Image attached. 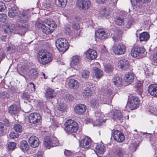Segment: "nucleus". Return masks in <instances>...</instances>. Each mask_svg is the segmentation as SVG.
<instances>
[{
	"label": "nucleus",
	"mask_w": 157,
	"mask_h": 157,
	"mask_svg": "<svg viewBox=\"0 0 157 157\" xmlns=\"http://www.w3.org/2000/svg\"><path fill=\"white\" fill-rule=\"evenodd\" d=\"M29 18L30 14L28 11L21 12L18 15L16 26L11 23L7 24L5 29V32L9 34L15 33L21 36L24 35L29 27L27 22Z\"/></svg>",
	"instance_id": "nucleus-1"
},
{
	"label": "nucleus",
	"mask_w": 157,
	"mask_h": 157,
	"mask_svg": "<svg viewBox=\"0 0 157 157\" xmlns=\"http://www.w3.org/2000/svg\"><path fill=\"white\" fill-rule=\"evenodd\" d=\"M44 22L38 21L36 24V26L37 28H41L43 33L46 34H49L53 32L56 25L54 21L51 19H46Z\"/></svg>",
	"instance_id": "nucleus-2"
},
{
	"label": "nucleus",
	"mask_w": 157,
	"mask_h": 157,
	"mask_svg": "<svg viewBox=\"0 0 157 157\" xmlns=\"http://www.w3.org/2000/svg\"><path fill=\"white\" fill-rule=\"evenodd\" d=\"M37 59L39 62L43 65L48 63L52 60L51 54L43 50H40L38 52Z\"/></svg>",
	"instance_id": "nucleus-3"
},
{
	"label": "nucleus",
	"mask_w": 157,
	"mask_h": 157,
	"mask_svg": "<svg viewBox=\"0 0 157 157\" xmlns=\"http://www.w3.org/2000/svg\"><path fill=\"white\" fill-rule=\"evenodd\" d=\"M64 130L68 133L76 132L78 129V124L72 119L67 120L64 124Z\"/></svg>",
	"instance_id": "nucleus-4"
},
{
	"label": "nucleus",
	"mask_w": 157,
	"mask_h": 157,
	"mask_svg": "<svg viewBox=\"0 0 157 157\" xmlns=\"http://www.w3.org/2000/svg\"><path fill=\"white\" fill-rule=\"evenodd\" d=\"M56 45L58 50L63 53L65 52L69 48L67 41L64 38H60L56 41Z\"/></svg>",
	"instance_id": "nucleus-5"
},
{
	"label": "nucleus",
	"mask_w": 157,
	"mask_h": 157,
	"mask_svg": "<svg viewBox=\"0 0 157 157\" xmlns=\"http://www.w3.org/2000/svg\"><path fill=\"white\" fill-rule=\"evenodd\" d=\"M59 142L56 137L50 138L46 137L44 139V145L46 148L49 149L51 147H56L59 144Z\"/></svg>",
	"instance_id": "nucleus-6"
},
{
	"label": "nucleus",
	"mask_w": 157,
	"mask_h": 157,
	"mask_svg": "<svg viewBox=\"0 0 157 157\" xmlns=\"http://www.w3.org/2000/svg\"><path fill=\"white\" fill-rule=\"evenodd\" d=\"M113 52L117 55H119L124 54L126 50L125 46L123 44H119L113 45L112 48Z\"/></svg>",
	"instance_id": "nucleus-7"
},
{
	"label": "nucleus",
	"mask_w": 157,
	"mask_h": 157,
	"mask_svg": "<svg viewBox=\"0 0 157 157\" xmlns=\"http://www.w3.org/2000/svg\"><path fill=\"white\" fill-rule=\"evenodd\" d=\"M140 100L138 98L133 96L130 98L128 103V106L131 110H134L139 106Z\"/></svg>",
	"instance_id": "nucleus-8"
},
{
	"label": "nucleus",
	"mask_w": 157,
	"mask_h": 157,
	"mask_svg": "<svg viewBox=\"0 0 157 157\" xmlns=\"http://www.w3.org/2000/svg\"><path fill=\"white\" fill-rule=\"evenodd\" d=\"M77 4L80 9L86 10L90 7L91 2L89 0H78Z\"/></svg>",
	"instance_id": "nucleus-9"
},
{
	"label": "nucleus",
	"mask_w": 157,
	"mask_h": 157,
	"mask_svg": "<svg viewBox=\"0 0 157 157\" xmlns=\"http://www.w3.org/2000/svg\"><path fill=\"white\" fill-rule=\"evenodd\" d=\"M112 90L110 87H108L106 90V93L103 96V101L104 103L105 104H109L113 98Z\"/></svg>",
	"instance_id": "nucleus-10"
},
{
	"label": "nucleus",
	"mask_w": 157,
	"mask_h": 157,
	"mask_svg": "<svg viewBox=\"0 0 157 157\" xmlns=\"http://www.w3.org/2000/svg\"><path fill=\"white\" fill-rule=\"evenodd\" d=\"M79 145L80 147L88 149L91 145V140L88 137H86L80 140Z\"/></svg>",
	"instance_id": "nucleus-11"
},
{
	"label": "nucleus",
	"mask_w": 157,
	"mask_h": 157,
	"mask_svg": "<svg viewBox=\"0 0 157 157\" xmlns=\"http://www.w3.org/2000/svg\"><path fill=\"white\" fill-rule=\"evenodd\" d=\"M28 11L30 14V17L31 12L29 11V10H21L19 11L15 7H13L11 9H10L8 12V15L10 18H14L16 16L18 15L19 14L23 11Z\"/></svg>",
	"instance_id": "nucleus-12"
},
{
	"label": "nucleus",
	"mask_w": 157,
	"mask_h": 157,
	"mask_svg": "<svg viewBox=\"0 0 157 157\" xmlns=\"http://www.w3.org/2000/svg\"><path fill=\"white\" fill-rule=\"evenodd\" d=\"M41 118L40 114L36 113H31L29 117V120L30 123L36 124L39 122Z\"/></svg>",
	"instance_id": "nucleus-13"
},
{
	"label": "nucleus",
	"mask_w": 157,
	"mask_h": 157,
	"mask_svg": "<svg viewBox=\"0 0 157 157\" xmlns=\"http://www.w3.org/2000/svg\"><path fill=\"white\" fill-rule=\"evenodd\" d=\"M130 67L129 61L128 59H122L118 62V67L123 70H126L128 69Z\"/></svg>",
	"instance_id": "nucleus-14"
},
{
	"label": "nucleus",
	"mask_w": 157,
	"mask_h": 157,
	"mask_svg": "<svg viewBox=\"0 0 157 157\" xmlns=\"http://www.w3.org/2000/svg\"><path fill=\"white\" fill-rule=\"evenodd\" d=\"M92 85L93 84L90 82H87L86 83V88L83 90L82 93L83 96L86 98L90 97L92 94V91L91 89Z\"/></svg>",
	"instance_id": "nucleus-15"
},
{
	"label": "nucleus",
	"mask_w": 157,
	"mask_h": 157,
	"mask_svg": "<svg viewBox=\"0 0 157 157\" xmlns=\"http://www.w3.org/2000/svg\"><path fill=\"white\" fill-rule=\"evenodd\" d=\"M113 136L114 140L118 142H122L125 139L123 134L118 130L114 131Z\"/></svg>",
	"instance_id": "nucleus-16"
},
{
	"label": "nucleus",
	"mask_w": 157,
	"mask_h": 157,
	"mask_svg": "<svg viewBox=\"0 0 157 157\" xmlns=\"http://www.w3.org/2000/svg\"><path fill=\"white\" fill-rule=\"evenodd\" d=\"M126 154L125 151L122 148H118L114 152L109 154L108 157H125Z\"/></svg>",
	"instance_id": "nucleus-17"
},
{
	"label": "nucleus",
	"mask_w": 157,
	"mask_h": 157,
	"mask_svg": "<svg viewBox=\"0 0 157 157\" xmlns=\"http://www.w3.org/2000/svg\"><path fill=\"white\" fill-rule=\"evenodd\" d=\"M145 52V49L143 48L135 47L132 49L131 52V56L134 57L144 54Z\"/></svg>",
	"instance_id": "nucleus-18"
},
{
	"label": "nucleus",
	"mask_w": 157,
	"mask_h": 157,
	"mask_svg": "<svg viewBox=\"0 0 157 157\" xmlns=\"http://www.w3.org/2000/svg\"><path fill=\"white\" fill-rule=\"evenodd\" d=\"M96 37L100 39H105L108 38V33L103 29H98L95 32Z\"/></svg>",
	"instance_id": "nucleus-19"
},
{
	"label": "nucleus",
	"mask_w": 157,
	"mask_h": 157,
	"mask_svg": "<svg viewBox=\"0 0 157 157\" xmlns=\"http://www.w3.org/2000/svg\"><path fill=\"white\" fill-rule=\"evenodd\" d=\"M86 106L83 104H79L76 105L74 111L78 114H81L84 113L86 110Z\"/></svg>",
	"instance_id": "nucleus-20"
},
{
	"label": "nucleus",
	"mask_w": 157,
	"mask_h": 157,
	"mask_svg": "<svg viewBox=\"0 0 157 157\" xmlns=\"http://www.w3.org/2000/svg\"><path fill=\"white\" fill-rule=\"evenodd\" d=\"M29 142L31 146L33 148L38 147L39 145V140L35 136H32L29 139Z\"/></svg>",
	"instance_id": "nucleus-21"
},
{
	"label": "nucleus",
	"mask_w": 157,
	"mask_h": 157,
	"mask_svg": "<svg viewBox=\"0 0 157 157\" xmlns=\"http://www.w3.org/2000/svg\"><path fill=\"white\" fill-rule=\"evenodd\" d=\"M134 78L135 75L132 72L127 73L124 76V79L125 82L128 85L134 82Z\"/></svg>",
	"instance_id": "nucleus-22"
},
{
	"label": "nucleus",
	"mask_w": 157,
	"mask_h": 157,
	"mask_svg": "<svg viewBox=\"0 0 157 157\" xmlns=\"http://www.w3.org/2000/svg\"><path fill=\"white\" fill-rule=\"evenodd\" d=\"M112 113L113 119L116 120L117 121H119L120 122L122 121L123 117L120 110H115L112 111Z\"/></svg>",
	"instance_id": "nucleus-23"
},
{
	"label": "nucleus",
	"mask_w": 157,
	"mask_h": 157,
	"mask_svg": "<svg viewBox=\"0 0 157 157\" xmlns=\"http://www.w3.org/2000/svg\"><path fill=\"white\" fill-rule=\"evenodd\" d=\"M148 93L152 96L157 97V84H152L149 86L148 88Z\"/></svg>",
	"instance_id": "nucleus-24"
},
{
	"label": "nucleus",
	"mask_w": 157,
	"mask_h": 157,
	"mask_svg": "<svg viewBox=\"0 0 157 157\" xmlns=\"http://www.w3.org/2000/svg\"><path fill=\"white\" fill-rule=\"evenodd\" d=\"M95 116L97 118V121H98L97 124L100 125L102 122H105L106 121V119H104V115L102 113L99 111H96L95 113Z\"/></svg>",
	"instance_id": "nucleus-25"
},
{
	"label": "nucleus",
	"mask_w": 157,
	"mask_h": 157,
	"mask_svg": "<svg viewBox=\"0 0 157 157\" xmlns=\"http://www.w3.org/2000/svg\"><path fill=\"white\" fill-rule=\"evenodd\" d=\"M44 94L46 98L49 99H52L56 97V93L53 90L49 88L47 89Z\"/></svg>",
	"instance_id": "nucleus-26"
},
{
	"label": "nucleus",
	"mask_w": 157,
	"mask_h": 157,
	"mask_svg": "<svg viewBox=\"0 0 157 157\" xmlns=\"http://www.w3.org/2000/svg\"><path fill=\"white\" fill-rule=\"evenodd\" d=\"M8 112L13 115L17 113L20 110V107L16 105H12L8 108Z\"/></svg>",
	"instance_id": "nucleus-27"
},
{
	"label": "nucleus",
	"mask_w": 157,
	"mask_h": 157,
	"mask_svg": "<svg viewBox=\"0 0 157 157\" xmlns=\"http://www.w3.org/2000/svg\"><path fill=\"white\" fill-rule=\"evenodd\" d=\"M97 52L94 50L90 49L86 52V55L87 58L89 59H93L97 57Z\"/></svg>",
	"instance_id": "nucleus-28"
},
{
	"label": "nucleus",
	"mask_w": 157,
	"mask_h": 157,
	"mask_svg": "<svg viewBox=\"0 0 157 157\" xmlns=\"http://www.w3.org/2000/svg\"><path fill=\"white\" fill-rule=\"evenodd\" d=\"M68 84L70 88L76 89L79 86V84L78 81L74 79H69L68 82Z\"/></svg>",
	"instance_id": "nucleus-29"
},
{
	"label": "nucleus",
	"mask_w": 157,
	"mask_h": 157,
	"mask_svg": "<svg viewBox=\"0 0 157 157\" xmlns=\"http://www.w3.org/2000/svg\"><path fill=\"white\" fill-rule=\"evenodd\" d=\"M140 136L136 137V139L137 140V141L136 140L133 141L130 144L129 148L132 152H134L136 151V147L138 146V142L140 141Z\"/></svg>",
	"instance_id": "nucleus-30"
},
{
	"label": "nucleus",
	"mask_w": 157,
	"mask_h": 157,
	"mask_svg": "<svg viewBox=\"0 0 157 157\" xmlns=\"http://www.w3.org/2000/svg\"><path fill=\"white\" fill-rule=\"evenodd\" d=\"M105 151V148L102 145H98L95 147V151L97 155L98 154H103Z\"/></svg>",
	"instance_id": "nucleus-31"
},
{
	"label": "nucleus",
	"mask_w": 157,
	"mask_h": 157,
	"mask_svg": "<svg viewBox=\"0 0 157 157\" xmlns=\"http://www.w3.org/2000/svg\"><path fill=\"white\" fill-rule=\"evenodd\" d=\"M28 75L30 78L32 79H35L38 75L36 69L34 68L30 69L28 72Z\"/></svg>",
	"instance_id": "nucleus-32"
},
{
	"label": "nucleus",
	"mask_w": 157,
	"mask_h": 157,
	"mask_svg": "<svg viewBox=\"0 0 157 157\" xmlns=\"http://www.w3.org/2000/svg\"><path fill=\"white\" fill-rule=\"evenodd\" d=\"M103 71L98 68H94V75L97 79H100L102 76Z\"/></svg>",
	"instance_id": "nucleus-33"
},
{
	"label": "nucleus",
	"mask_w": 157,
	"mask_h": 157,
	"mask_svg": "<svg viewBox=\"0 0 157 157\" xmlns=\"http://www.w3.org/2000/svg\"><path fill=\"white\" fill-rule=\"evenodd\" d=\"M29 146L27 143L26 141L23 140L22 141L20 144V148L23 151H28L29 149Z\"/></svg>",
	"instance_id": "nucleus-34"
},
{
	"label": "nucleus",
	"mask_w": 157,
	"mask_h": 157,
	"mask_svg": "<svg viewBox=\"0 0 157 157\" xmlns=\"http://www.w3.org/2000/svg\"><path fill=\"white\" fill-rule=\"evenodd\" d=\"M149 35L147 32H143L140 33L139 36L140 41H147L149 38Z\"/></svg>",
	"instance_id": "nucleus-35"
},
{
	"label": "nucleus",
	"mask_w": 157,
	"mask_h": 157,
	"mask_svg": "<svg viewBox=\"0 0 157 157\" xmlns=\"http://www.w3.org/2000/svg\"><path fill=\"white\" fill-rule=\"evenodd\" d=\"M112 38L115 42H118L120 40L121 37V34L120 32H116L111 35Z\"/></svg>",
	"instance_id": "nucleus-36"
},
{
	"label": "nucleus",
	"mask_w": 157,
	"mask_h": 157,
	"mask_svg": "<svg viewBox=\"0 0 157 157\" xmlns=\"http://www.w3.org/2000/svg\"><path fill=\"white\" fill-rule=\"evenodd\" d=\"M113 82L117 87L120 86L122 84V79L119 77H116L113 79Z\"/></svg>",
	"instance_id": "nucleus-37"
},
{
	"label": "nucleus",
	"mask_w": 157,
	"mask_h": 157,
	"mask_svg": "<svg viewBox=\"0 0 157 157\" xmlns=\"http://www.w3.org/2000/svg\"><path fill=\"white\" fill-rule=\"evenodd\" d=\"M132 23V20L131 19H128L125 18L124 20L123 26L124 28H129Z\"/></svg>",
	"instance_id": "nucleus-38"
},
{
	"label": "nucleus",
	"mask_w": 157,
	"mask_h": 157,
	"mask_svg": "<svg viewBox=\"0 0 157 157\" xmlns=\"http://www.w3.org/2000/svg\"><path fill=\"white\" fill-rule=\"evenodd\" d=\"M51 2L49 0H43L42 5L44 9L49 8L51 6Z\"/></svg>",
	"instance_id": "nucleus-39"
},
{
	"label": "nucleus",
	"mask_w": 157,
	"mask_h": 157,
	"mask_svg": "<svg viewBox=\"0 0 157 157\" xmlns=\"http://www.w3.org/2000/svg\"><path fill=\"white\" fill-rule=\"evenodd\" d=\"M56 4L59 7H64L66 4V0H56Z\"/></svg>",
	"instance_id": "nucleus-40"
},
{
	"label": "nucleus",
	"mask_w": 157,
	"mask_h": 157,
	"mask_svg": "<svg viewBox=\"0 0 157 157\" xmlns=\"http://www.w3.org/2000/svg\"><path fill=\"white\" fill-rule=\"evenodd\" d=\"M90 73L88 70H83L81 72L80 74L83 78L86 79L89 76Z\"/></svg>",
	"instance_id": "nucleus-41"
},
{
	"label": "nucleus",
	"mask_w": 157,
	"mask_h": 157,
	"mask_svg": "<svg viewBox=\"0 0 157 157\" xmlns=\"http://www.w3.org/2000/svg\"><path fill=\"white\" fill-rule=\"evenodd\" d=\"M99 105L98 100L95 98H92L90 101V105L93 107H97Z\"/></svg>",
	"instance_id": "nucleus-42"
},
{
	"label": "nucleus",
	"mask_w": 157,
	"mask_h": 157,
	"mask_svg": "<svg viewBox=\"0 0 157 157\" xmlns=\"http://www.w3.org/2000/svg\"><path fill=\"white\" fill-rule=\"evenodd\" d=\"M16 144L13 142H10L8 144L7 149L10 151H13L16 146Z\"/></svg>",
	"instance_id": "nucleus-43"
},
{
	"label": "nucleus",
	"mask_w": 157,
	"mask_h": 157,
	"mask_svg": "<svg viewBox=\"0 0 157 157\" xmlns=\"http://www.w3.org/2000/svg\"><path fill=\"white\" fill-rule=\"evenodd\" d=\"M14 129L17 132H21L22 130L21 126L19 124H15L14 126Z\"/></svg>",
	"instance_id": "nucleus-44"
},
{
	"label": "nucleus",
	"mask_w": 157,
	"mask_h": 157,
	"mask_svg": "<svg viewBox=\"0 0 157 157\" xmlns=\"http://www.w3.org/2000/svg\"><path fill=\"white\" fill-rule=\"evenodd\" d=\"M79 57L75 56L73 57L71 62V65H77L79 61Z\"/></svg>",
	"instance_id": "nucleus-45"
},
{
	"label": "nucleus",
	"mask_w": 157,
	"mask_h": 157,
	"mask_svg": "<svg viewBox=\"0 0 157 157\" xmlns=\"http://www.w3.org/2000/svg\"><path fill=\"white\" fill-rule=\"evenodd\" d=\"M21 97L23 99L27 100H28L30 98L29 94L26 92H23L21 94Z\"/></svg>",
	"instance_id": "nucleus-46"
},
{
	"label": "nucleus",
	"mask_w": 157,
	"mask_h": 157,
	"mask_svg": "<svg viewBox=\"0 0 157 157\" xmlns=\"http://www.w3.org/2000/svg\"><path fill=\"white\" fill-rule=\"evenodd\" d=\"M113 69V67L111 66V65L109 63L106 64L105 66V70L107 72H110L112 71Z\"/></svg>",
	"instance_id": "nucleus-47"
},
{
	"label": "nucleus",
	"mask_w": 157,
	"mask_h": 157,
	"mask_svg": "<svg viewBox=\"0 0 157 157\" xmlns=\"http://www.w3.org/2000/svg\"><path fill=\"white\" fill-rule=\"evenodd\" d=\"M124 22V20H123V18L118 17L116 21V23L119 25H123Z\"/></svg>",
	"instance_id": "nucleus-48"
},
{
	"label": "nucleus",
	"mask_w": 157,
	"mask_h": 157,
	"mask_svg": "<svg viewBox=\"0 0 157 157\" xmlns=\"http://www.w3.org/2000/svg\"><path fill=\"white\" fill-rule=\"evenodd\" d=\"M151 0H131L132 4H136L137 2L142 3L148 2H150Z\"/></svg>",
	"instance_id": "nucleus-49"
},
{
	"label": "nucleus",
	"mask_w": 157,
	"mask_h": 157,
	"mask_svg": "<svg viewBox=\"0 0 157 157\" xmlns=\"http://www.w3.org/2000/svg\"><path fill=\"white\" fill-rule=\"evenodd\" d=\"M27 86L29 88V90L31 91H34L35 90V86L34 84L32 82H30L28 84Z\"/></svg>",
	"instance_id": "nucleus-50"
},
{
	"label": "nucleus",
	"mask_w": 157,
	"mask_h": 157,
	"mask_svg": "<svg viewBox=\"0 0 157 157\" xmlns=\"http://www.w3.org/2000/svg\"><path fill=\"white\" fill-rule=\"evenodd\" d=\"M7 16L5 14H0V22H5L6 20Z\"/></svg>",
	"instance_id": "nucleus-51"
},
{
	"label": "nucleus",
	"mask_w": 157,
	"mask_h": 157,
	"mask_svg": "<svg viewBox=\"0 0 157 157\" xmlns=\"http://www.w3.org/2000/svg\"><path fill=\"white\" fill-rule=\"evenodd\" d=\"M10 137L14 139L17 138L19 136V134L17 132H11L9 135Z\"/></svg>",
	"instance_id": "nucleus-52"
},
{
	"label": "nucleus",
	"mask_w": 157,
	"mask_h": 157,
	"mask_svg": "<svg viewBox=\"0 0 157 157\" xmlns=\"http://www.w3.org/2000/svg\"><path fill=\"white\" fill-rule=\"evenodd\" d=\"M58 109L60 111L64 112L66 111V106L63 104H61L58 105Z\"/></svg>",
	"instance_id": "nucleus-53"
},
{
	"label": "nucleus",
	"mask_w": 157,
	"mask_h": 157,
	"mask_svg": "<svg viewBox=\"0 0 157 157\" xmlns=\"http://www.w3.org/2000/svg\"><path fill=\"white\" fill-rule=\"evenodd\" d=\"M4 125L1 122H0V134L2 135L4 132Z\"/></svg>",
	"instance_id": "nucleus-54"
},
{
	"label": "nucleus",
	"mask_w": 157,
	"mask_h": 157,
	"mask_svg": "<svg viewBox=\"0 0 157 157\" xmlns=\"http://www.w3.org/2000/svg\"><path fill=\"white\" fill-rule=\"evenodd\" d=\"M6 8L5 4L2 2H0V12L4 11Z\"/></svg>",
	"instance_id": "nucleus-55"
},
{
	"label": "nucleus",
	"mask_w": 157,
	"mask_h": 157,
	"mask_svg": "<svg viewBox=\"0 0 157 157\" xmlns=\"http://www.w3.org/2000/svg\"><path fill=\"white\" fill-rule=\"evenodd\" d=\"M65 97L67 101H71L73 99V98L72 95L69 94H66Z\"/></svg>",
	"instance_id": "nucleus-56"
},
{
	"label": "nucleus",
	"mask_w": 157,
	"mask_h": 157,
	"mask_svg": "<svg viewBox=\"0 0 157 157\" xmlns=\"http://www.w3.org/2000/svg\"><path fill=\"white\" fill-rule=\"evenodd\" d=\"M153 60L155 65H157V52L154 54L153 58Z\"/></svg>",
	"instance_id": "nucleus-57"
},
{
	"label": "nucleus",
	"mask_w": 157,
	"mask_h": 157,
	"mask_svg": "<svg viewBox=\"0 0 157 157\" xmlns=\"http://www.w3.org/2000/svg\"><path fill=\"white\" fill-rule=\"evenodd\" d=\"M34 157H43V152L42 151H39L35 154Z\"/></svg>",
	"instance_id": "nucleus-58"
},
{
	"label": "nucleus",
	"mask_w": 157,
	"mask_h": 157,
	"mask_svg": "<svg viewBox=\"0 0 157 157\" xmlns=\"http://www.w3.org/2000/svg\"><path fill=\"white\" fill-rule=\"evenodd\" d=\"M64 153L65 155L67 156H69L71 154V152L67 150H65L64 151Z\"/></svg>",
	"instance_id": "nucleus-59"
},
{
	"label": "nucleus",
	"mask_w": 157,
	"mask_h": 157,
	"mask_svg": "<svg viewBox=\"0 0 157 157\" xmlns=\"http://www.w3.org/2000/svg\"><path fill=\"white\" fill-rule=\"evenodd\" d=\"M73 27L75 29H79L80 27L78 23H75L73 25Z\"/></svg>",
	"instance_id": "nucleus-60"
},
{
	"label": "nucleus",
	"mask_w": 157,
	"mask_h": 157,
	"mask_svg": "<svg viewBox=\"0 0 157 157\" xmlns=\"http://www.w3.org/2000/svg\"><path fill=\"white\" fill-rule=\"evenodd\" d=\"M106 11L105 10L101 12V14L104 17H107L109 15V13L106 12Z\"/></svg>",
	"instance_id": "nucleus-61"
},
{
	"label": "nucleus",
	"mask_w": 157,
	"mask_h": 157,
	"mask_svg": "<svg viewBox=\"0 0 157 157\" xmlns=\"http://www.w3.org/2000/svg\"><path fill=\"white\" fill-rule=\"evenodd\" d=\"M65 31L66 33L69 34L71 32V30L70 28L69 27H66L65 29Z\"/></svg>",
	"instance_id": "nucleus-62"
},
{
	"label": "nucleus",
	"mask_w": 157,
	"mask_h": 157,
	"mask_svg": "<svg viewBox=\"0 0 157 157\" xmlns=\"http://www.w3.org/2000/svg\"><path fill=\"white\" fill-rule=\"evenodd\" d=\"M111 2H109L110 3H111L112 5H115L117 3V0H110Z\"/></svg>",
	"instance_id": "nucleus-63"
},
{
	"label": "nucleus",
	"mask_w": 157,
	"mask_h": 157,
	"mask_svg": "<svg viewBox=\"0 0 157 157\" xmlns=\"http://www.w3.org/2000/svg\"><path fill=\"white\" fill-rule=\"evenodd\" d=\"M86 120L88 123H93V120L91 119L86 118Z\"/></svg>",
	"instance_id": "nucleus-64"
}]
</instances>
